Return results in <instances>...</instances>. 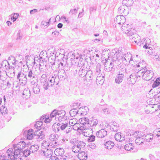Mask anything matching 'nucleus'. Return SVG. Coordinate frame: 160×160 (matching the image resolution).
<instances>
[{"label": "nucleus", "mask_w": 160, "mask_h": 160, "mask_svg": "<svg viewBox=\"0 0 160 160\" xmlns=\"http://www.w3.org/2000/svg\"><path fill=\"white\" fill-rule=\"evenodd\" d=\"M142 63L139 62L138 64L136 65V66L138 68H140L139 69H138L140 72V74L142 75V78L143 79L148 81L151 79L153 77V72L152 71L148 70L147 68L145 67H142Z\"/></svg>", "instance_id": "1"}, {"label": "nucleus", "mask_w": 160, "mask_h": 160, "mask_svg": "<svg viewBox=\"0 0 160 160\" xmlns=\"http://www.w3.org/2000/svg\"><path fill=\"white\" fill-rule=\"evenodd\" d=\"M40 72V68H32L31 69H28L25 72L28 80H31L37 78V76L39 74Z\"/></svg>", "instance_id": "2"}, {"label": "nucleus", "mask_w": 160, "mask_h": 160, "mask_svg": "<svg viewBox=\"0 0 160 160\" xmlns=\"http://www.w3.org/2000/svg\"><path fill=\"white\" fill-rule=\"evenodd\" d=\"M119 60L121 61L124 65H127L129 63L130 61L132 60V55L130 53H127L122 55H120L116 60L117 61Z\"/></svg>", "instance_id": "3"}, {"label": "nucleus", "mask_w": 160, "mask_h": 160, "mask_svg": "<svg viewBox=\"0 0 160 160\" xmlns=\"http://www.w3.org/2000/svg\"><path fill=\"white\" fill-rule=\"evenodd\" d=\"M41 121L36 122L34 125L35 128L37 129V130H39L41 129V127L42 124V122L43 121L46 123H48L51 121V119L49 118L48 115H44L42 116L40 119Z\"/></svg>", "instance_id": "4"}, {"label": "nucleus", "mask_w": 160, "mask_h": 160, "mask_svg": "<svg viewBox=\"0 0 160 160\" xmlns=\"http://www.w3.org/2000/svg\"><path fill=\"white\" fill-rule=\"evenodd\" d=\"M84 65V63L82 61H79L78 63L77 68L75 71L76 73L78 72L79 76L81 77H83V78L88 71L85 69Z\"/></svg>", "instance_id": "5"}, {"label": "nucleus", "mask_w": 160, "mask_h": 160, "mask_svg": "<svg viewBox=\"0 0 160 160\" xmlns=\"http://www.w3.org/2000/svg\"><path fill=\"white\" fill-rule=\"evenodd\" d=\"M95 78L96 76L93 75L92 72L91 70H88L87 71L83 80L85 83L86 82H88L91 83L92 81L95 80Z\"/></svg>", "instance_id": "6"}, {"label": "nucleus", "mask_w": 160, "mask_h": 160, "mask_svg": "<svg viewBox=\"0 0 160 160\" xmlns=\"http://www.w3.org/2000/svg\"><path fill=\"white\" fill-rule=\"evenodd\" d=\"M88 129H90L92 131V132H93V129H95V128L97 125L98 120L97 119L94 118H91L88 121Z\"/></svg>", "instance_id": "7"}, {"label": "nucleus", "mask_w": 160, "mask_h": 160, "mask_svg": "<svg viewBox=\"0 0 160 160\" xmlns=\"http://www.w3.org/2000/svg\"><path fill=\"white\" fill-rule=\"evenodd\" d=\"M17 79L19 80V82L24 85L27 83V80H28L25 72L23 73L21 72H19L18 73L17 75Z\"/></svg>", "instance_id": "8"}, {"label": "nucleus", "mask_w": 160, "mask_h": 160, "mask_svg": "<svg viewBox=\"0 0 160 160\" xmlns=\"http://www.w3.org/2000/svg\"><path fill=\"white\" fill-rule=\"evenodd\" d=\"M48 79L47 78L46 75V74H43L40 78V83L41 86L45 90H47L48 88Z\"/></svg>", "instance_id": "9"}, {"label": "nucleus", "mask_w": 160, "mask_h": 160, "mask_svg": "<svg viewBox=\"0 0 160 160\" xmlns=\"http://www.w3.org/2000/svg\"><path fill=\"white\" fill-rule=\"evenodd\" d=\"M141 75H140V72L139 71L137 73H133L130 76L129 78L128 79V80L133 85L140 78Z\"/></svg>", "instance_id": "10"}, {"label": "nucleus", "mask_w": 160, "mask_h": 160, "mask_svg": "<svg viewBox=\"0 0 160 160\" xmlns=\"http://www.w3.org/2000/svg\"><path fill=\"white\" fill-rule=\"evenodd\" d=\"M77 142L78 140L76 138L71 140L70 141V143L72 145V152L76 153L80 152Z\"/></svg>", "instance_id": "11"}, {"label": "nucleus", "mask_w": 160, "mask_h": 160, "mask_svg": "<svg viewBox=\"0 0 160 160\" xmlns=\"http://www.w3.org/2000/svg\"><path fill=\"white\" fill-rule=\"evenodd\" d=\"M89 120V119L88 118H83L79 119L80 122L81 124L83 125V126H80V130H85L88 128V121Z\"/></svg>", "instance_id": "12"}, {"label": "nucleus", "mask_w": 160, "mask_h": 160, "mask_svg": "<svg viewBox=\"0 0 160 160\" xmlns=\"http://www.w3.org/2000/svg\"><path fill=\"white\" fill-rule=\"evenodd\" d=\"M61 130L62 132L63 131L66 134L69 133L72 131V128L70 125H68V123H61Z\"/></svg>", "instance_id": "13"}, {"label": "nucleus", "mask_w": 160, "mask_h": 160, "mask_svg": "<svg viewBox=\"0 0 160 160\" xmlns=\"http://www.w3.org/2000/svg\"><path fill=\"white\" fill-rule=\"evenodd\" d=\"M57 115L58 117V120L60 122L64 121L67 119V117L65 116L66 112L64 110H57Z\"/></svg>", "instance_id": "14"}, {"label": "nucleus", "mask_w": 160, "mask_h": 160, "mask_svg": "<svg viewBox=\"0 0 160 160\" xmlns=\"http://www.w3.org/2000/svg\"><path fill=\"white\" fill-rule=\"evenodd\" d=\"M26 146V143L24 142H20L17 144L16 147L14 148V150H17L18 152H22L23 151V149Z\"/></svg>", "instance_id": "15"}, {"label": "nucleus", "mask_w": 160, "mask_h": 160, "mask_svg": "<svg viewBox=\"0 0 160 160\" xmlns=\"http://www.w3.org/2000/svg\"><path fill=\"white\" fill-rule=\"evenodd\" d=\"M135 142L137 145H141V148H144L146 144V143H145L144 138L142 137L137 138L135 140Z\"/></svg>", "instance_id": "16"}, {"label": "nucleus", "mask_w": 160, "mask_h": 160, "mask_svg": "<svg viewBox=\"0 0 160 160\" xmlns=\"http://www.w3.org/2000/svg\"><path fill=\"white\" fill-rule=\"evenodd\" d=\"M61 123H55L52 126V130L55 133H58L62 132L61 130Z\"/></svg>", "instance_id": "17"}, {"label": "nucleus", "mask_w": 160, "mask_h": 160, "mask_svg": "<svg viewBox=\"0 0 160 160\" xmlns=\"http://www.w3.org/2000/svg\"><path fill=\"white\" fill-rule=\"evenodd\" d=\"M125 18L123 15L117 16L114 19V21L119 24H122L125 22Z\"/></svg>", "instance_id": "18"}, {"label": "nucleus", "mask_w": 160, "mask_h": 160, "mask_svg": "<svg viewBox=\"0 0 160 160\" xmlns=\"http://www.w3.org/2000/svg\"><path fill=\"white\" fill-rule=\"evenodd\" d=\"M31 83L33 84L32 87V90L33 93L35 94H38L40 91V87L38 85L37 82H34V81H31Z\"/></svg>", "instance_id": "19"}, {"label": "nucleus", "mask_w": 160, "mask_h": 160, "mask_svg": "<svg viewBox=\"0 0 160 160\" xmlns=\"http://www.w3.org/2000/svg\"><path fill=\"white\" fill-rule=\"evenodd\" d=\"M17 151V150H14L13 154H12L10 159L12 160H21V158L20 152Z\"/></svg>", "instance_id": "20"}, {"label": "nucleus", "mask_w": 160, "mask_h": 160, "mask_svg": "<svg viewBox=\"0 0 160 160\" xmlns=\"http://www.w3.org/2000/svg\"><path fill=\"white\" fill-rule=\"evenodd\" d=\"M107 131L104 129H102L96 133V136L99 138H103L107 135Z\"/></svg>", "instance_id": "21"}, {"label": "nucleus", "mask_w": 160, "mask_h": 160, "mask_svg": "<svg viewBox=\"0 0 160 160\" xmlns=\"http://www.w3.org/2000/svg\"><path fill=\"white\" fill-rule=\"evenodd\" d=\"M88 157V152H81L78 154V158L81 160H86Z\"/></svg>", "instance_id": "22"}, {"label": "nucleus", "mask_w": 160, "mask_h": 160, "mask_svg": "<svg viewBox=\"0 0 160 160\" xmlns=\"http://www.w3.org/2000/svg\"><path fill=\"white\" fill-rule=\"evenodd\" d=\"M65 72L63 70H59L58 72V78L61 81L65 80L66 78Z\"/></svg>", "instance_id": "23"}, {"label": "nucleus", "mask_w": 160, "mask_h": 160, "mask_svg": "<svg viewBox=\"0 0 160 160\" xmlns=\"http://www.w3.org/2000/svg\"><path fill=\"white\" fill-rule=\"evenodd\" d=\"M64 153V150L62 148H58L55 149L54 153L57 156H62Z\"/></svg>", "instance_id": "24"}, {"label": "nucleus", "mask_w": 160, "mask_h": 160, "mask_svg": "<svg viewBox=\"0 0 160 160\" xmlns=\"http://www.w3.org/2000/svg\"><path fill=\"white\" fill-rule=\"evenodd\" d=\"M31 95V92L29 88H27L24 90L22 93V96L23 98L27 99L30 98Z\"/></svg>", "instance_id": "25"}, {"label": "nucleus", "mask_w": 160, "mask_h": 160, "mask_svg": "<svg viewBox=\"0 0 160 160\" xmlns=\"http://www.w3.org/2000/svg\"><path fill=\"white\" fill-rule=\"evenodd\" d=\"M57 78H58V77H57V76H55V75L53 76H50L48 80L49 81V82L51 83V85H53L54 84L57 85L58 83V81L57 80L58 79Z\"/></svg>", "instance_id": "26"}, {"label": "nucleus", "mask_w": 160, "mask_h": 160, "mask_svg": "<svg viewBox=\"0 0 160 160\" xmlns=\"http://www.w3.org/2000/svg\"><path fill=\"white\" fill-rule=\"evenodd\" d=\"M144 135H143L142 137L144 138L145 140V143L146 142H150L152 141L153 138V135L151 133L147 134L144 137Z\"/></svg>", "instance_id": "27"}, {"label": "nucleus", "mask_w": 160, "mask_h": 160, "mask_svg": "<svg viewBox=\"0 0 160 160\" xmlns=\"http://www.w3.org/2000/svg\"><path fill=\"white\" fill-rule=\"evenodd\" d=\"M114 145V143L111 141H107L104 144L105 148L108 149L112 148Z\"/></svg>", "instance_id": "28"}, {"label": "nucleus", "mask_w": 160, "mask_h": 160, "mask_svg": "<svg viewBox=\"0 0 160 160\" xmlns=\"http://www.w3.org/2000/svg\"><path fill=\"white\" fill-rule=\"evenodd\" d=\"M129 72V71L127 70V69L125 68H123L119 70L118 74L122 75L124 77L126 73H128Z\"/></svg>", "instance_id": "29"}, {"label": "nucleus", "mask_w": 160, "mask_h": 160, "mask_svg": "<svg viewBox=\"0 0 160 160\" xmlns=\"http://www.w3.org/2000/svg\"><path fill=\"white\" fill-rule=\"evenodd\" d=\"M133 3L132 0H123L122 1V4L123 5H125L127 7L131 6Z\"/></svg>", "instance_id": "30"}, {"label": "nucleus", "mask_w": 160, "mask_h": 160, "mask_svg": "<svg viewBox=\"0 0 160 160\" xmlns=\"http://www.w3.org/2000/svg\"><path fill=\"white\" fill-rule=\"evenodd\" d=\"M124 77L123 76L118 74L115 79V82L118 84L120 83L122 81Z\"/></svg>", "instance_id": "31"}, {"label": "nucleus", "mask_w": 160, "mask_h": 160, "mask_svg": "<svg viewBox=\"0 0 160 160\" xmlns=\"http://www.w3.org/2000/svg\"><path fill=\"white\" fill-rule=\"evenodd\" d=\"M33 130L31 129L28 131L27 134L26 135L27 139L28 140H31L34 137L35 135H34L32 131Z\"/></svg>", "instance_id": "32"}, {"label": "nucleus", "mask_w": 160, "mask_h": 160, "mask_svg": "<svg viewBox=\"0 0 160 160\" xmlns=\"http://www.w3.org/2000/svg\"><path fill=\"white\" fill-rule=\"evenodd\" d=\"M35 136L36 137V138L38 139V140L40 141L44 138L45 135L43 132L41 131L40 133L39 132L37 136L35 134Z\"/></svg>", "instance_id": "33"}, {"label": "nucleus", "mask_w": 160, "mask_h": 160, "mask_svg": "<svg viewBox=\"0 0 160 160\" xmlns=\"http://www.w3.org/2000/svg\"><path fill=\"white\" fill-rule=\"evenodd\" d=\"M65 60H62L58 64V68L59 70L62 69L66 64L67 63V60L65 59Z\"/></svg>", "instance_id": "34"}, {"label": "nucleus", "mask_w": 160, "mask_h": 160, "mask_svg": "<svg viewBox=\"0 0 160 160\" xmlns=\"http://www.w3.org/2000/svg\"><path fill=\"white\" fill-rule=\"evenodd\" d=\"M59 138V135L55 133L51 134L50 136V139L53 141H56Z\"/></svg>", "instance_id": "35"}, {"label": "nucleus", "mask_w": 160, "mask_h": 160, "mask_svg": "<svg viewBox=\"0 0 160 160\" xmlns=\"http://www.w3.org/2000/svg\"><path fill=\"white\" fill-rule=\"evenodd\" d=\"M104 77L101 76L100 74H98L96 80V82L99 83L100 84L102 83L104 81Z\"/></svg>", "instance_id": "36"}, {"label": "nucleus", "mask_w": 160, "mask_h": 160, "mask_svg": "<svg viewBox=\"0 0 160 160\" xmlns=\"http://www.w3.org/2000/svg\"><path fill=\"white\" fill-rule=\"evenodd\" d=\"M0 111L2 115L8 114V111L7 108L4 106L2 105L0 107Z\"/></svg>", "instance_id": "37"}, {"label": "nucleus", "mask_w": 160, "mask_h": 160, "mask_svg": "<svg viewBox=\"0 0 160 160\" xmlns=\"http://www.w3.org/2000/svg\"><path fill=\"white\" fill-rule=\"evenodd\" d=\"M117 61L116 60L115 61H112L110 62L109 65V67L108 68H105V70L107 72H110L113 69V67L114 64V63Z\"/></svg>", "instance_id": "38"}, {"label": "nucleus", "mask_w": 160, "mask_h": 160, "mask_svg": "<svg viewBox=\"0 0 160 160\" xmlns=\"http://www.w3.org/2000/svg\"><path fill=\"white\" fill-rule=\"evenodd\" d=\"M39 147L37 145H33L31 146L29 149L32 153L36 152L39 149Z\"/></svg>", "instance_id": "39"}, {"label": "nucleus", "mask_w": 160, "mask_h": 160, "mask_svg": "<svg viewBox=\"0 0 160 160\" xmlns=\"http://www.w3.org/2000/svg\"><path fill=\"white\" fill-rule=\"evenodd\" d=\"M78 144L79 147V148L80 149V151H81V149H83V148L86 145L85 142L83 141H78Z\"/></svg>", "instance_id": "40"}, {"label": "nucleus", "mask_w": 160, "mask_h": 160, "mask_svg": "<svg viewBox=\"0 0 160 160\" xmlns=\"http://www.w3.org/2000/svg\"><path fill=\"white\" fill-rule=\"evenodd\" d=\"M44 153V155L47 158H50L52 156V150H51L47 149L46 151L43 152Z\"/></svg>", "instance_id": "41"}, {"label": "nucleus", "mask_w": 160, "mask_h": 160, "mask_svg": "<svg viewBox=\"0 0 160 160\" xmlns=\"http://www.w3.org/2000/svg\"><path fill=\"white\" fill-rule=\"evenodd\" d=\"M57 110L55 109L53 110L52 112H51V113L50 114V118L49 117V118L50 119H51V121L52 120L51 119L54 117H55V118H58V117H57Z\"/></svg>", "instance_id": "42"}, {"label": "nucleus", "mask_w": 160, "mask_h": 160, "mask_svg": "<svg viewBox=\"0 0 160 160\" xmlns=\"http://www.w3.org/2000/svg\"><path fill=\"white\" fill-rule=\"evenodd\" d=\"M160 84V78H158L153 84L152 85V87L153 88H155L159 86Z\"/></svg>", "instance_id": "43"}, {"label": "nucleus", "mask_w": 160, "mask_h": 160, "mask_svg": "<svg viewBox=\"0 0 160 160\" xmlns=\"http://www.w3.org/2000/svg\"><path fill=\"white\" fill-rule=\"evenodd\" d=\"M133 147L132 145V143H128L125 145L124 148L126 150L130 151L133 149Z\"/></svg>", "instance_id": "44"}, {"label": "nucleus", "mask_w": 160, "mask_h": 160, "mask_svg": "<svg viewBox=\"0 0 160 160\" xmlns=\"http://www.w3.org/2000/svg\"><path fill=\"white\" fill-rule=\"evenodd\" d=\"M57 142L53 141L52 142H50L48 144H47V145L50 148H55L57 146Z\"/></svg>", "instance_id": "45"}, {"label": "nucleus", "mask_w": 160, "mask_h": 160, "mask_svg": "<svg viewBox=\"0 0 160 160\" xmlns=\"http://www.w3.org/2000/svg\"><path fill=\"white\" fill-rule=\"evenodd\" d=\"M7 154L8 155V158L10 159V157H11L12 154H13L14 152H13V150L12 148H10L8 149L6 152Z\"/></svg>", "instance_id": "46"}, {"label": "nucleus", "mask_w": 160, "mask_h": 160, "mask_svg": "<svg viewBox=\"0 0 160 160\" xmlns=\"http://www.w3.org/2000/svg\"><path fill=\"white\" fill-rule=\"evenodd\" d=\"M101 65L100 63H98L96 65V72L98 74H100L101 72Z\"/></svg>", "instance_id": "47"}, {"label": "nucleus", "mask_w": 160, "mask_h": 160, "mask_svg": "<svg viewBox=\"0 0 160 160\" xmlns=\"http://www.w3.org/2000/svg\"><path fill=\"white\" fill-rule=\"evenodd\" d=\"M78 112V110L77 109H72L70 110V114L71 116H74L77 114Z\"/></svg>", "instance_id": "48"}, {"label": "nucleus", "mask_w": 160, "mask_h": 160, "mask_svg": "<svg viewBox=\"0 0 160 160\" xmlns=\"http://www.w3.org/2000/svg\"><path fill=\"white\" fill-rule=\"evenodd\" d=\"M77 123V120L75 118L70 120L69 122V124L70 126H73V125Z\"/></svg>", "instance_id": "49"}, {"label": "nucleus", "mask_w": 160, "mask_h": 160, "mask_svg": "<svg viewBox=\"0 0 160 160\" xmlns=\"http://www.w3.org/2000/svg\"><path fill=\"white\" fill-rule=\"evenodd\" d=\"M96 147L95 144L94 143H91L89 144L88 146V150H91L92 149H94Z\"/></svg>", "instance_id": "50"}, {"label": "nucleus", "mask_w": 160, "mask_h": 160, "mask_svg": "<svg viewBox=\"0 0 160 160\" xmlns=\"http://www.w3.org/2000/svg\"><path fill=\"white\" fill-rule=\"evenodd\" d=\"M18 14L17 13H14L13 16L12 15H11V19L12 20L13 22L15 21L18 18Z\"/></svg>", "instance_id": "51"}, {"label": "nucleus", "mask_w": 160, "mask_h": 160, "mask_svg": "<svg viewBox=\"0 0 160 160\" xmlns=\"http://www.w3.org/2000/svg\"><path fill=\"white\" fill-rule=\"evenodd\" d=\"M41 26L43 28H45V27H47L49 26V22L45 21H42L41 23Z\"/></svg>", "instance_id": "52"}, {"label": "nucleus", "mask_w": 160, "mask_h": 160, "mask_svg": "<svg viewBox=\"0 0 160 160\" xmlns=\"http://www.w3.org/2000/svg\"><path fill=\"white\" fill-rule=\"evenodd\" d=\"M151 42V41H150V39H149L148 38H147V40L146 41V44L143 46V48L145 49H147L148 48L150 49L151 48V47H148V44L149 45V44L148 43L149 42Z\"/></svg>", "instance_id": "53"}, {"label": "nucleus", "mask_w": 160, "mask_h": 160, "mask_svg": "<svg viewBox=\"0 0 160 160\" xmlns=\"http://www.w3.org/2000/svg\"><path fill=\"white\" fill-rule=\"evenodd\" d=\"M125 32L128 36H132L133 35H134V34L133 33L132 31H131V30L127 29L126 30L125 29Z\"/></svg>", "instance_id": "54"}, {"label": "nucleus", "mask_w": 160, "mask_h": 160, "mask_svg": "<svg viewBox=\"0 0 160 160\" xmlns=\"http://www.w3.org/2000/svg\"><path fill=\"white\" fill-rule=\"evenodd\" d=\"M80 124L78 123H77L72 126V128L74 130H78L79 128H80Z\"/></svg>", "instance_id": "55"}, {"label": "nucleus", "mask_w": 160, "mask_h": 160, "mask_svg": "<svg viewBox=\"0 0 160 160\" xmlns=\"http://www.w3.org/2000/svg\"><path fill=\"white\" fill-rule=\"evenodd\" d=\"M95 137L93 135H91L90 136L88 139V142H92L95 140Z\"/></svg>", "instance_id": "56"}, {"label": "nucleus", "mask_w": 160, "mask_h": 160, "mask_svg": "<svg viewBox=\"0 0 160 160\" xmlns=\"http://www.w3.org/2000/svg\"><path fill=\"white\" fill-rule=\"evenodd\" d=\"M31 152L30 149L25 150L23 151V155L25 157H27L30 154Z\"/></svg>", "instance_id": "57"}, {"label": "nucleus", "mask_w": 160, "mask_h": 160, "mask_svg": "<svg viewBox=\"0 0 160 160\" xmlns=\"http://www.w3.org/2000/svg\"><path fill=\"white\" fill-rule=\"evenodd\" d=\"M40 56H42L43 57H47V52L45 51H42L40 54Z\"/></svg>", "instance_id": "58"}, {"label": "nucleus", "mask_w": 160, "mask_h": 160, "mask_svg": "<svg viewBox=\"0 0 160 160\" xmlns=\"http://www.w3.org/2000/svg\"><path fill=\"white\" fill-rule=\"evenodd\" d=\"M118 11L121 14H124L125 12V9L122 7H120L118 8Z\"/></svg>", "instance_id": "59"}, {"label": "nucleus", "mask_w": 160, "mask_h": 160, "mask_svg": "<svg viewBox=\"0 0 160 160\" xmlns=\"http://www.w3.org/2000/svg\"><path fill=\"white\" fill-rule=\"evenodd\" d=\"M78 8L76 9L75 8L74 9H71L69 12V14L72 15L74 14H76L78 11Z\"/></svg>", "instance_id": "60"}, {"label": "nucleus", "mask_w": 160, "mask_h": 160, "mask_svg": "<svg viewBox=\"0 0 160 160\" xmlns=\"http://www.w3.org/2000/svg\"><path fill=\"white\" fill-rule=\"evenodd\" d=\"M21 31L19 30L17 34V40L18 41H19L21 39L22 36L20 35Z\"/></svg>", "instance_id": "61"}, {"label": "nucleus", "mask_w": 160, "mask_h": 160, "mask_svg": "<svg viewBox=\"0 0 160 160\" xmlns=\"http://www.w3.org/2000/svg\"><path fill=\"white\" fill-rule=\"evenodd\" d=\"M127 67L126 69H127V70H128V71H129V72H130V71L131 70V69L133 68L134 66L132 64H129V63L127 65Z\"/></svg>", "instance_id": "62"}, {"label": "nucleus", "mask_w": 160, "mask_h": 160, "mask_svg": "<svg viewBox=\"0 0 160 160\" xmlns=\"http://www.w3.org/2000/svg\"><path fill=\"white\" fill-rule=\"evenodd\" d=\"M70 69V67H68V63H67L66 64V65L64 67V68L62 69L64 70V71L65 72V71H68Z\"/></svg>", "instance_id": "63"}, {"label": "nucleus", "mask_w": 160, "mask_h": 160, "mask_svg": "<svg viewBox=\"0 0 160 160\" xmlns=\"http://www.w3.org/2000/svg\"><path fill=\"white\" fill-rule=\"evenodd\" d=\"M49 160H59L58 158L56 156H52L50 157Z\"/></svg>", "instance_id": "64"}]
</instances>
